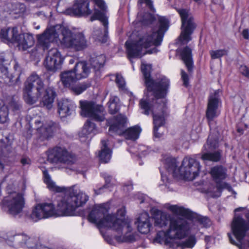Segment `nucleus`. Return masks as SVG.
Wrapping results in <instances>:
<instances>
[{
  "mask_svg": "<svg viewBox=\"0 0 249 249\" xmlns=\"http://www.w3.org/2000/svg\"><path fill=\"white\" fill-rule=\"evenodd\" d=\"M151 65L146 64L144 61L142 62L141 70L144 79L146 91H144L145 97H151L157 95L163 94L168 92L170 81L165 76L153 80L151 77Z\"/></svg>",
  "mask_w": 249,
  "mask_h": 249,
  "instance_id": "obj_8",
  "label": "nucleus"
},
{
  "mask_svg": "<svg viewBox=\"0 0 249 249\" xmlns=\"http://www.w3.org/2000/svg\"><path fill=\"white\" fill-rule=\"evenodd\" d=\"M228 51L225 49L217 50L215 51H210V54L213 59H217L224 55H227Z\"/></svg>",
  "mask_w": 249,
  "mask_h": 249,
  "instance_id": "obj_46",
  "label": "nucleus"
},
{
  "mask_svg": "<svg viewBox=\"0 0 249 249\" xmlns=\"http://www.w3.org/2000/svg\"><path fill=\"white\" fill-rule=\"evenodd\" d=\"M107 209L103 206H95L88 215L89 221L96 225L98 228H109L124 234L116 236V240L121 242H132L135 240L132 228L129 222L117 218L114 215L107 214Z\"/></svg>",
  "mask_w": 249,
  "mask_h": 249,
  "instance_id": "obj_1",
  "label": "nucleus"
},
{
  "mask_svg": "<svg viewBox=\"0 0 249 249\" xmlns=\"http://www.w3.org/2000/svg\"><path fill=\"white\" fill-rule=\"evenodd\" d=\"M9 107L15 112L19 111L21 107V101L18 96L14 95L11 97L8 102Z\"/></svg>",
  "mask_w": 249,
  "mask_h": 249,
  "instance_id": "obj_42",
  "label": "nucleus"
},
{
  "mask_svg": "<svg viewBox=\"0 0 249 249\" xmlns=\"http://www.w3.org/2000/svg\"><path fill=\"white\" fill-rule=\"evenodd\" d=\"M89 6V0H77L74 1L71 7L66 9L65 13L67 15L78 17L87 16L92 13Z\"/></svg>",
  "mask_w": 249,
  "mask_h": 249,
  "instance_id": "obj_23",
  "label": "nucleus"
},
{
  "mask_svg": "<svg viewBox=\"0 0 249 249\" xmlns=\"http://www.w3.org/2000/svg\"><path fill=\"white\" fill-rule=\"evenodd\" d=\"M81 115L90 117L97 122H103L106 119V111L101 105L93 101H80Z\"/></svg>",
  "mask_w": 249,
  "mask_h": 249,
  "instance_id": "obj_13",
  "label": "nucleus"
},
{
  "mask_svg": "<svg viewBox=\"0 0 249 249\" xmlns=\"http://www.w3.org/2000/svg\"><path fill=\"white\" fill-rule=\"evenodd\" d=\"M91 84L89 82H84L79 84L71 86L69 89L74 94L79 95L90 87Z\"/></svg>",
  "mask_w": 249,
  "mask_h": 249,
  "instance_id": "obj_41",
  "label": "nucleus"
},
{
  "mask_svg": "<svg viewBox=\"0 0 249 249\" xmlns=\"http://www.w3.org/2000/svg\"><path fill=\"white\" fill-rule=\"evenodd\" d=\"M64 59L57 48H52L48 51L44 65L46 69L55 72L62 68Z\"/></svg>",
  "mask_w": 249,
  "mask_h": 249,
  "instance_id": "obj_19",
  "label": "nucleus"
},
{
  "mask_svg": "<svg viewBox=\"0 0 249 249\" xmlns=\"http://www.w3.org/2000/svg\"><path fill=\"white\" fill-rule=\"evenodd\" d=\"M150 220V217L147 213L144 212L140 215L135 223L137 225L138 231L141 233L146 234L150 231L151 227Z\"/></svg>",
  "mask_w": 249,
  "mask_h": 249,
  "instance_id": "obj_30",
  "label": "nucleus"
},
{
  "mask_svg": "<svg viewBox=\"0 0 249 249\" xmlns=\"http://www.w3.org/2000/svg\"><path fill=\"white\" fill-rule=\"evenodd\" d=\"M71 70L78 80L87 78L90 72L89 66L84 61L76 62L74 68Z\"/></svg>",
  "mask_w": 249,
  "mask_h": 249,
  "instance_id": "obj_31",
  "label": "nucleus"
},
{
  "mask_svg": "<svg viewBox=\"0 0 249 249\" xmlns=\"http://www.w3.org/2000/svg\"><path fill=\"white\" fill-rule=\"evenodd\" d=\"M167 92L163 94H158L151 97H144L139 102V107L141 113L145 115L152 114L154 124L153 133L156 138H160L161 134L158 132L160 127L165 123L164 112L166 109V103L164 97Z\"/></svg>",
  "mask_w": 249,
  "mask_h": 249,
  "instance_id": "obj_5",
  "label": "nucleus"
},
{
  "mask_svg": "<svg viewBox=\"0 0 249 249\" xmlns=\"http://www.w3.org/2000/svg\"><path fill=\"white\" fill-rule=\"evenodd\" d=\"M14 68L15 71L14 75L11 74L9 76L6 65H0V71L3 75L5 76L4 78L8 80V81L5 80V82L9 85L18 84L19 81V77L21 73V68L17 62L15 63Z\"/></svg>",
  "mask_w": 249,
  "mask_h": 249,
  "instance_id": "obj_27",
  "label": "nucleus"
},
{
  "mask_svg": "<svg viewBox=\"0 0 249 249\" xmlns=\"http://www.w3.org/2000/svg\"><path fill=\"white\" fill-rule=\"evenodd\" d=\"M239 71L243 75L249 78V68L248 67L245 65L241 66Z\"/></svg>",
  "mask_w": 249,
  "mask_h": 249,
  "instance_id": "obj_52",
  "label": "nucleus"
},
{
  "mask_svg": "<svg viewBox=\"0 0 249 249\" xmlns=\"http://www.w3.org/2000/svg\"><path fill=\"white\" fill-rule=\"evenodd\" d=\"M35 124V129H36L39 134V139L43 141L52 138L54 135L55 127L53 123L43 124L40 120L32 119L30 123Z\"/></svg>",
  "mask_w": 249,
  "mask_h": 249,
  "instance_id": "obj_24",
  "label": "nucleus"
},
{
  "mask_svg": "<svg viewBox=\"0 0 249 249\" xmlns=\"http://www.w3.org/2000/svg\"><path fill=\"white\" fill-rule=\"evenodd\" d=\"M88 200V195L78 187L73 186L66 192L65 196L58 201L57 211L61 215H73L76 208L82 206Z\"/></svg>",
  "mask_w": 249,
  "mask_h": 249,
  "instance_id": "obj_6",
  "label": "nucleus"
},
{
  "mask_svg": "<svg viewBox=\"0 0 249 249\" xmlns=\"http://www.w3.org/2000/svg\"><path fill=\"white\" fill-rule=\"evenodd\" d=\"M127 118L125 116L119 114L114 117L112 122L107 120L109 125V132L110 135L114 133L119 135H124L126 139L132 141L136 140L139 137L141 129L140 126L135 125L125 129Z\"/></svg>",
  "mask_w": 249,
  "mask_h": 249,
  "instance_id": "obj_9",
  "label": "nucleus"
},
{
  "mask_svg": "<svg viewBox=\"0 0 249 249\" xmlns=\"http://www.w3.org/2000/svg\"><path fill=\"white\" fill-rule=\"evenodd\" d=\"M8 63V61L5 57L2 55H0V65H7Z\"/></svg>",
  "mask_w": 249,
  "mask_h": 249,
  "instance_id": "obj_58",
  "label": "nucleus"
},
{
  "mask_svg": "<svg viewBox=\"0 0 249 249\" xmlns=\"http://www.w3.org/2000/svg\"><path fill=\"white\" fill-rule=\"evenodd\" d=\"M101 10H105L106 6L103 0H92Z\"/></svg>",
  "mask_w": 249,
  "mask_h": 249,
  "instance_id": "obj_54",
  "label": "nucleus"
},
{
  "mask_svg": "<svg viewBox=\"0 0 249 249\" xmlns=\"http://www.w3.org/2000/svg\"><path fill=\"white\" fill-rule=\"evenodd\" d=\"M44 86L42 80L37 74H31L24 83L23 97L25 102L30 105L36 103L45 91L40 103L48 109H51L57 94L53 87H48L44 90Z\"/></svg>",
  "mask_w": 249,
  "mask_h": 249,
  "instance_id": "obj_4",
  "label": "nucleus"
},
{
  "mask_svg": "<svg viewBox=\"0 0 249 249\" xmlns=\"http://www.w3.org/2000/svg\"><path fill=\"white\" fill-rule=\"evenodd\" d=\"M176 10L179 14L181 20L182 31L180 37L182 41L188 42L191 39L190 36L196 27L194 17L189 9L176 8Z\"/></svg>",
  "mask_w": 249,
  "mask_h": 249,
  "instance_id": "obj_14",
  "label": "nucleus"
},
{
  "mask_svg": "<svg viewBox=\"0 0 249 249\" xmlns=\"http://www.w3.org/2000/svg\"><path fill=\"white\" fill-rule=\"evenodd\" d=\"M60 76L63 86L68 89L78 80L71 70L62 72Z\"/></svg>",
  "mask_w": 249,
  "mask_h": 249,
  "instance_id": "obj_33",
  "label": "nucleus"
},
{
  "mask_svg": "<svg viewBox=\"0 0 249 249\" xmlns=\"http://www.w3.org/2000/svg\"><path fill=\"white\" fill-rule=\"evenodd\" d=\"M44 182L47 184V187L51 190L55 191L57 192H61L63 189L55 185V183L51 179V177L48 174L47 171L45 170L43 172Z\"/></svg>",
  "mask_w": 249,
  "mask_h": 249,
  "instance_id": "obj_40",
  "label": "nucleus"
},
{
  "mask_svg": "<svg viewBox=\"0 0 249 249\" xmlns=\"http://www.w3.org/2000/svg\"><path fill=\"white\" fill-rule=\"evenodd\" d=\"M148 153V150L144 145H140L138 147V154L140 157L144 156Z\"/></svg>",
  "mask_w": 249,
  "mask_h": 249,
  "instance_id": "obj_49",
  "label": "nucleus"
},
{
  "mask_svg": "<svg viewBox=\"0 0 249 249\" xmlns=\"http://www.w3.org/2000/svg\"><path fill=\"white\" fill-rule=\"evenodd\" d=\"M12 36L13 43L17 44L20 50L26 51L31 48L35 43L34 38L31 34H18V29L16 27L12 28Z\"/></svg>",
  "mask_w": 249,
  "mask_h": 249,
  "instance_id": "obj_21",
  "label": "nucleus"
},
{
  "mask_svg": "<svg viewBox=\"0 0 249 249\" xmlns=\"http://www.w3.org/2000/svg\"><path fill=\"white\" fill-rule=\"evenodd\" d=\"M89 61L91 67L95 71H97L103 67L106 61V58L103 54L97 55L94 53L90 56Z\"/></svg>",
  "mask_w": 249,
  "mask_h": 249,
  "instance_id": "obj_35",
  "label": "nucleus"
},
{
  "mask_svg": "<svg viewBox=\"0 0 249 249\" xmlns=\"http://www.w3.org/2000/svg\"><path fill=\"white\" fill-rule=\"evenodd\" d=\"M102 148L99 155L100 160L102 163H107L111 158V151L107 147V142L102 140Z\"/></svg>",
  "mask_w": 249,
  "mask_h": 249,
  "instance_id": "obj_38",
  "label": "nucleus"
},
{
  "mask_svg": "<svg viewBox=\"0 0 249 249\" xmlns=\"http://www.w3.org/2000/svg\"><path fill=\"white\" fill-rule=\"evenodd\" d=\"M151 213L154 219L155 226L162 228L166 226L169 223L170 226L173 220H183L179 218H172L171 216L166 213L162 212L155 208L151 209Z\"/></svg>",
  "mask_w": 249,
  "mask_h": 249,
  "instance_id": "obj_26",
  "label": "nucleus"
},
{
  "mask_svg": "<svg viewBox=\"0 0 249 249\" xmlns=\"http://www.w3.org/2000/svg\"><path fill=\"white\" fill-rule=\"evenodd\" d=\"M117 215H120L122 217H124L125 215V212H124V210H123L122 209L119 210L117 211Z\"/></svg>",
  "mask_w": 249,
  "mask_h": 249,
  "instance_id": "obj_60",
  "label": "nucleus"
},
{
  "mask_svg": "<svg viewBox=\"0 0 249 249\" xmlns=\"http://www.w3.org/2000/svg\"><path fill=\"white\" fill-rule=\"evenodd\" d=\"M12 142L8 137L0 140V156L6 157L12 152Z\"/></svg>",
  "mask_w": 249,
  "mask_h": 249,
  "instance_id": "obj_37",
  "label": "nucleus"
},
{
  "mask_svg": "<svg viewBox=\"0 0 249 249\" xmlns=\"http://www.w3.org/2000/svg\"><path fill=\"white\" fill-rule=\"evenodd\" d=\"M16 239L21 240V244H24L28 248H33L36 246L37 239L35 237H29L27 235L22 234L16 237Z\"/></svg>",
  "mask_w": 249,
  "mask_h": 249,
  "instance_id": "obj_39",
  "label": "nucleus"
},
{
  "mask_svg": "<svg viewBox=\"0 0 249 249\" xmlns=\"http://www.w3.org/2000/svg\"><path fill=\"white\" fill-rule=\"evenodd\" d=\"M0 39H1L2 41L13 43L14 41L13 40L12 36V29H1L0 33Z\"/></svg>",
  "mask_w": 249,
  "mask_h": 249,
  "instance_id": "obj_44",
  "label": "nucleus"
},
{
  "mask_svg": "<svg viewBox=\"0 0 249 249\" xmlns=\"http://www.w3.org/2000/svg\"><path fill=\"white\" fill-rule=\"evenodd\" d=\"M211 173L214 180L223 179L225 178L226 171L222 166H216L212 168ZM216 181L215 187H213V190L209 188L208 190L210 196L212 197H218L220 196L222 190L229 186V185L223 182Z\"/></svg>",
  "mask_w": 249,
  "mask_h": 249,
  "instance_id": "obj_18",
  "label": "nucleus"
},
{
  "mask_svg": "<svg viewBox=\"0 0 249 249\" xmlns=\"http://www.w3.org/2000/svg\"><path fill=\"white\" fill-rule=\"evenodd\" d=\"M211 237L209 236H206L205 237V242L208 244V242H209L211 241Z\"/></svg>",
  "mask_w": 249,
  "mask_h": 249,
  "instance_id": "obj_62",
  "label": "nucleus"
},
{
  "mask_svg": "<svg viewBox=\"0 0 249 249\" xmlns=\"http://www.w3.org/2000/svg\"><path fill=\"white\" fill-rule=\"evenodd\" d=\"M95 19L99 20L102 23L104 29L103 32L100 28H94L92 34V37L95 40L105 43L108 37V17L106 16L105 10H95L93 15L90 17V20L92 21Z\"/></svg>",
  "mask_w": 249,
  "mask_h": 249,
  "instance_id": "obj_15",
  "label": "nucleus"
},
{
  "mask_svg": "<svg viewBox=\"0 0 249 249\" xmlns=\"http://www.w3.org/2000/svg\"><path fill=\"white\" fill-rule=\"evenodd\" d=\"M244 209H245V208H244V207H239V208H236V209H235L234 210V212L236 213V212H238L242 211Z\"/></svg>",
  "mask_w": 249,
  "mask_h": 249,
  "instance_id": "obj_63",
  "label": "nucleus"
},
{
  "mask_svg": "<svg viewBox=\"0 0 249 249\" xmlns=\"http://www.w3.org/2000/svg\"><path fill=\"white\" fill-rule=\"evenodd\" d=\"M4 203L8 208L9 213L15 216L21 213L25 200L21 194L14 193L4 199Z\"/></svg>",
  "mask_w": 249,
  "mask_h": 249,
  "instance_id": "obj_20",
  "label": "nucleus"
},
{
  "mask_svg": "<svg viewBox=\"0 0 249 249\" xmlns=\"http://www.w3.org/2000/svg\"><path fill=\"white\" fill-rule=\"evenodd\" d=\"M58 113L61 117L71 115L74 111L76 106L74 102L69 99H64L58 103Z\"/></svg>",
  "mask_w": 249,
  "mask_h": 249,
  "instance_id": "obj_29",
  "label": "nucleus"
},
{
  "mask_svg": "<svg viewBox=\"0 0 249 249\" xmlns=\"http://www.w3.org/2000/svg\"><path fill=\"white\" fill-rule=\"evenodd\" d=\"M180 54L181 58L185 64L188 71L191 72L193 68L192 50L189 47L186 46L180 50Z\"/></svg>",
  "mask_w": 249,
  "mask_h": 249,
  "instance_id": "obj_32",
  "label": "nucleus"
},
{
  "mask_svg": "<svg viewBox=\"0 0 249 249\" xmlns=\"http://www.w3.org/2000/svg\"><path fill=\"white\" fill-rule=\"evenodd\" d=\"M115 81L120 89H124L125 86V81L124 78L122 76L119 74H117Z\"/></svg>",
  "mask_w": 249,
  "mask_h": 249,
  "instance_id": "obj_48",
  "label": "nucleus"
},
{
  "mask_svg": "<svg viewBox=\"0 0 249 249\" xmlns=\"http://www.w3.org/2000/svg\"><path fill=\"white\" fill-rule=\"evenodd\" d=\"M75 59H74L73 58H71L69 60V64H73V63H75Z\"/></svg>",
  "mask_w": 249,
  "mask_h": 249,
  "instance_id": "obj_64",
  "label": "nucleus"
},
{
  "mask_svg": "<svg viewBox=\"0 0 249 249\" xmlns=\"http://www.w3.org/2000/svg\"><path fill=\"white\" fill-rule=\"evenodd\" d=\"M20 162L22 165L25 166L30 164V160L28 158H22L21 159Z\"/></svg>",
  "mask_w": 249,
  "mask_h": 249,
  "instance_id": "obj_57",
  "label": "nucleus"
},
{
  "mask_svg": "<svg viewBox=\"0 0 249 249\" xmlns=\"http://www.w3.org/2000/svg\"><path fill=\"white\" fill-rule=\"evenodd\" d=\"M55 211L52 203L37 204L33 210L31 217L35 221L46 218L54 215Z\"/></svg>",
  "mask_w": 249,
  "mask_h": 249,
  "instance_id": "obj_22",
  "label": "nucleus"
},
{
  "mask_svg": "<svg viewBox=\"0 0 249 249\" xmlns=\"http://www.w3.org/2000/svg\"><path fill=\"white\" fill-rule=\"evenodd\" d=\"M249 220L248 223L242 216L236 214L234 217L231 225V229L233 235L235 238V241L232 237L231 233H228L231 243L237 246L239 249H247L246 246L242 243L243 239L246 235L248 231H249V213L247 215ZM248 247L249 248V239L248 242Z\"/></svg>",
  "mask_w": 249,
  "mask_h": 249,
  "instance_id": "obj_10",
  "label": "nucleus"
},
{
  "mask_svg": "<svg viewBox=\"0 0 249 249\" xmlns=\"http://www.w3.org/2000/svg\"><path fill=\"white\" fill-rule=\"evenodd\" d=\"M165 207L177 214L182 215L188 219H193L202 227L207 228L211 225V220L207 217L192 213L189 210L183 207H178L177 205H171L169 204H166Z\"/></svg>",
  "mask_w": 249,
  "mask_h": 249,
  "instance_id": "obj_17",
  "label": "nucleus"
},
{
  "mask_svg": "<svg viewBox=\"0 0 249 249\" xmlns=\"http://www.w3.org/2000/svg\"><path fill=\"white\" fill-rule=\"evenodd\" d=\"M164 167L168 173L174 177H180L188 180H193L199 174L200 169L199 162L191 158H185L180 167L178 168L175 159L167 158L165 160Z\"/></svg>",
  "mask_w": 249,
  "mask_h": 249,
  "instance_id": "obj_7",
  "label": "nucleus"
},
{
  "mask_svg": "<svg viewBox=\"0 0 249 249\" xmlns=\"http://www.w3.org/2000/svg\"><path fill=\"white\" fill-rule=\"evenodd\" d=\"M48 160L52 163H62L69 168L75 163L77 158L64 146L59 145L49 150Z\"/></svg>",
  "mask_w": 249,
  "mask_h": 249,
  "instance_id": "obj_11",
  "label": "nucleus"
},
{
  "mask_svg": "<svg viewBox=\"0 0 249 249\" xmlns=\"http://www.w3.org/2000/svg\"><path fill=\"white\" fill-rule=\"evenodd\" d=\"M219 92V90H215L213 94H211L209 97L206 115L209 122L213 121L214 118L218 115L217 110L220 101Z\"/></svg>",
  "mask_w": 249,
  "mask_h": 249,
  "instance_id": "obj_25",
  "label": "nucleus"
},
{
  "mask_svg": "<svg viewBox=\"0 0 249 249\" xmlns=\"http://www.w3.org/2000/svg\"><path fill=\"white\" fill-rule=\"evenodd\" d=\"M9 111L8 107L4 102L0 100V123L3 124L7 122Z\"/></svg>",
  "mask_w": 249,
  "mask_h": 249,
  "instance_id": "obj_43",
  "label": "nucleus"
},
{
  "mask_svg": "<svg viewBox=\"0 0 249 249\" xmlns=\"http://www.w3.org/2000/svg\"><path fill=\"white\" fill-rule=\"evenodd\" d=\"M242 34L245 39H248L249 38V30L248 29L243 30Z\"/></svg>",
  "mask_w": 249,
  "mask_h": 249,
  "instance_id": "obj_59",
  "label": "nucleus"
},
{
  "mask_svg": "<svg viewBox=\"0 0 249 249\" xmlns=\"http://www.w3.org/2000/svg\"><path fill=\"white\" fill-rule=\"evenodd\" d=\"M98 133V129L96 124L90 120H87L85 123L81 131L79 133L80 138L88 137V135H95Z\"/></svg>",
  "mask_w": 249,
  "mask_h": 249,
  "instance_id": "obj_34",
  "label": "nucleus"
},
{
  "mask_svg": "<svg viewBox=\"0 0 249 249\" xmlns=\"http://www.w3.org/2000/svg\"><path fill=\"white\" fill-rule=\"evenodd\" d=\"M108 188L107 187V185H104L98 189H94V193L96 195H98L102 194L104 192V190Z\"/></svg>",
  "mask_w": 249,
  "mask_h": 249,
  "instance_id": "obj_56",
  "label": "nucleus"
},
{
  "mask_svg": "<svg viewBox=\"0 0 249 249\" xmlns=\"http://www.w3.org/2000/svg\"><path fill=\"white\" fill-rule=\"evenodd\" d=\"M160 174H161V180L165 184V185L166 186H167V183L169 182L168 178L167 177V176L166 174H164L163 171H161V170L160 169Z\"/></svg>",
  "mask_w": 249,
  "mask_h": 249,
  "instance_id": "obj_55",
  "label": "nucleus"
},
{
  "mask_svg": "<svg viewBox=\"0 0 249 249\" xmlns=\"http://www.w3.org/2000/svg\"><path fill=\"white\" fill-rule=\"evenodd\" d=\"M59 39L61 45L64 47L75 51L82 50L88 46L87 41L83 33H78L73 35L71 30L63 26H62V38Z\"/></svg>",
  "mask_w": 249,
  "mask_h": 249,
  "instance_id": "obj_12",
  "label": "nucleus"
},
{
  "mask_svg": "<svg viewBox=\"0 0 249 249\" xmlns=\"http://www.w3.org/2000/svg\"><path fill=\"white\" fill-rule=\"evenodd\" d=\"M145 3L146 6L150 9L152 11L154 12L155 9L153 5V2L151 0H139L138 4L141 5L142 3Z\"/></svg>",
  "mask_w": 249,
  "mask_h": 249,
  "instance_id": "obj_50",
  "label": "nucleus"
},
{
  "mask_svg": "<svg viewBox=\"0 0 249 249\" xmlns=\"http://www.w3.org/2000/svg\"><path fill=\"white\" fill-rule=\"evenodd\" d=\"M62 26L56 25L47 29L42 34L38 35V45L45 51L48 50L51 43L57 41L59 36H62Z\"/></svg>",
  "mask_w": 249,
  "mask_h": 249,
  "instance_id": "obj_16",
  "label": "nucleus"
},
{
  "mask_svg": "<svg viewBox=\"0 0 249 249\" xmlns=\"http://www.w3.org/2000/svg\"><path fill=\"white\" fill-rule=\"evenodd\" d=\"M109 112L110 114H115L119 110V106L113 100L108 103Z\"/></svg>",
  "mask_w": 249,
  "mask_h": 249,
  "instance_id": "obj_47",
  "label": "nucleus"
},
{
  "mask_svg": "<svg viewBox=\"0 0 249 249\" xmlns=\"http://www.w3.org/2000/svg\"><path fill=\"white\" fill-rule=\"evenodd\" d=\"M160 24L158 30L151 35L145 34L139 37L137 41H126L125 46L128 57H141L146 53H155L158 52L156 46H159L165 33L169 28V20L164 17L159 18Z\"/></svg>",
  "mask_w": 249,
  "mask_h": 249,
  "instance_id": "obj_2",
  "label": "nucleus"
},
{
  "mask_svg": "<svg viewBox=\"0 0 249 249\" xmlns=\"http://www.w3.org/2000/svg\"><path fill=\"white\" fill-rule=\"evenodd\" d=\"M102 176L105 180V184L104 185H107V187L108 188L109 187L111 186V184L110 183L111 177L107 173L103 174Z\"/></svg>",
  "mask_w": 249,
  "mask_h": 249,
  "instance_id": "obj_53",
  "label": "nucleus"
},
{
  "mask_svg": "<svg viewBox=\"0 0 249 249\" xmlns=\"http://www.w3.org/2000/svg\"><path fill=\"white\" fill-rule=\"evenodd\" d=\"M222 151L221 150L212 151H202L201 159L205 162L210 161L213 162H218L220 160L222 157Z\"/></svg>",
  "mask_w": 249,
  "mask_h": 249,
  "instance_id": "obj_36",
  "label": "nucleus"
},
{
  "mask_svg": "<svg viewBox=\"0 0 249 249\" xmlns=\"http://www.w3.org/2000/svg\"><path fill=\"white\" fill-rule=\"evenodd\" d=\"M181 79L183 81V85L187 87L189 85V77L188 74L183 71H181Z\"/></svg>",
  "mask_w": 249,
  "mask_h": 249,
  "instance_id": "obj_51",
  "label": "nucleus"
},
{
  "mask_svg": "<svg viewBox=\"0 0 249 249\" xmlns=\"http://www.w3.org/2000/svg\"><path fill=\"white\" fill-rule=\"evenodd\" d=\"M156 21L154 16L149 13H145L142 17L140 21L143 25H148L153 23Z\"/></svg>",
  "mask_w": 249,
  "mask_h": 249,
  "instance_id": "obj_45",
  "label": "nucleus"
},
{
  "mask_svg": "<svg viewBox=\"0 0 249 249\" xmlns=\"http://www.w3.org/2000/svg\"><path fill=\"white\" fill-rule=\"evenodd\" d=\"M105 239L108 244L110 245L113 244L112 239L109 236H107L105 238Z\"/></svg>",
  "mask_w": 249,
  "mask_h": 249,
  "instance_id": "obj_61",
  "label": "nucleus"
},
{
  "mask_svg": "<svg viewBox=\"0 0 249 249\" xmlns=\"http://www.w3.org/2000/svg\"><path fill=\"white\" fill-rule=\"evenodd\" d=\"M189 229L190 226L185 220H173L167 232L161 231L157 232L154 242L164 243L173 249L177 247H180L181 249L192 248L196 242L194 236H190L184 241L175 242L174 240L175 239H181L185 236L188 234Z\"/></svg>",
  "mask_w": 249,
  "mask_h": 249,
  "instance_id": "obj_3",
  "label": "nucleus"
},
{
  "mask_svg": "<svg viewBox=\"0 0 249 249\" xmlns=\"http://www.w3.org/2000/svg\"><path fill=\"white\" fill-rule=\"evenodd\" d=\"M219 133L216 129L211 130L204 144L202 151H213L219 147Z\"/></svg>",
  "mask_w": 249,
  "mask_h": 249,
  "instance_id": "obj_28",
  "label": "nucleus"
}]
</instances>
